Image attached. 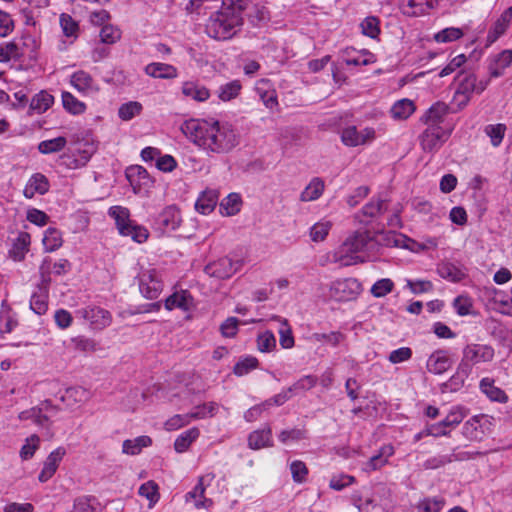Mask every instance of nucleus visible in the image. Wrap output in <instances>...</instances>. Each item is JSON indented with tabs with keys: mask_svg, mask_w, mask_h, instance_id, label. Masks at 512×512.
<instances>
[{
	"mask_svg": "<svg viewBox=\"0 0 512 512\" xmlns=\"http://www.w3.org/2000/svg\"><path fill=\"white\" fill-rule=\"evenodd\" d=\"M512 64V50L506 49L490 57L488 70L491 78L504 75L505 70Z\"/></svg>",
	"mask_w": 512,
	"mask_h": 512,
	"instance_id": "15",
	"label": "nucleus"
},
{
	"mask_svg": "<svg viewBox=\"0 0 512 512\" xmlns=\"http://www.w3.org/2000/svg\"><path fill=\"white\" fill-rule=\"evenodd\" d=\"M164 306L169 311L175 308L189 311L193 306V298L187 290L176 291L166 298Z\"/></svg>",
	"mask_w": 512,
	"mask_h": 512,
	"instance_id": "24",
	"label": "nucleus"
},
{
	"mask_svg": "<svg viewBox=\"0 0 512 512\" xmlns=\"http://www.w3.org/2000/svg\"><path fill=\"white\" fill-rule=\"evenodd\" d=\"M449 107L443 102H437L432 105L423 116V121L427 126L429 125H440L443 122L444 117L447 115Z\"/></svg>",
	"mask_w": 512,
	"mask_h": 512,
	"instance_id": "30",
	"label": "nucleus"
},
{
	"mask_svg": "<svg viewBox=\"0 0 512 512\" xmlns=\"http://www.w3.org/2000/svg\"><path fill=\"white\" fill-rule=\"evenodd\" d=\"M239 263L233 262L228 257H222L205 266V273L210 277L226 279L231 277L238 269Z\"/></svg>",
	"mask_w": 512,
	"mask_h": 512,
	"instance_id": "13",
	"label": "nucleus"
},
{
	"mask_svg": "<svg viewBox=\"0 0 512 512\" xmlns=\"http://www.w3.org/2000/svg\"><path fill=\"white\" fill-rule=\"evenodd\" d=\"M450 132L440 125H429L420 136V145L426 152L439 150L448 140Z\"/></svg>",
	"mask_w": 512,
	"mask_h": 512,
	"instance_id": "9",
	"label": "nucleus"
},
{
	"mask_svg": "<svg viewBox=\"0 0 512 512\" xmlns=\"http://www.w3.org/2000/svg\"><path fill=\"white\" fill-rule=\"evenodd\" d=\"M255 90L267 108L272 109L278 105L276 91L270 88L269 80L258 81Z\"/></svg>",
	"mask_w": 512,
	"mask_h": 512,
	"instance_id": "29",
	"label": "nucleus"
},
{
	"mask_svg": "<svg viewBox=\"0 0 512 512\" xmlns=\"http://www.w3.org/2000/svg\"><path fill=\"white\" fill-rule=\"evenodd\" d=\"M219 405L216 402H207L197 405L191 412H189L191 420H202L211 418L218 412Z\"/></svg>",
	"mask_w": 512,
	"mask_h": 512,
	"instance_id": "40",
	"label": "nucleus"
},
{
	"mask_svg": "<svg viewBox=\"0 0 512 512\" xmlns=\"http://www.w3.org/2000/svg\"><path fill=\"white\" fill-rule=\"evenodd\" d=\"M361 283L355 278L339 279L330 287L331 296L337 301H351L361 292Z\"/></svg>",
	"mask_w": 512,
	"mask_h": 512,
	"instance_id": "10",
	"label": "nucleus"
},
{
	"mask_svg": "<svg viewBox=\"0 0 512 512\" xmlns=\"http://www.w3.org/2000/svg\"><path fill=\"white\" fill-rule=\"evenodd\" d=\"M273 446L272 430L269 425H265L261 429L252 431L248 435V447L252 450H259Z\"/></svg>",
	"mask_w": 512,
	"mask_h": 512,
	"instance_id": "18",
	"label": "nucleus"
},
{
	"mask_svg": "<svg viewBox=\"0 0 512 512\" xmlns=\"http://www.w3.org/2000/svg\"><path fill=\"white\" fill-rule=\"evenodd\" d=\"M437 273L441 278L451 282H459L465 277V273L450 262L440 263L437 267Z\"/></svg>",
	"mask_w": 512,
	"mask_h": 512,
	"instance_id": "39",
	"label": "nucleus"
},
{
	"mask_svg": "<svg viewBox=\"0 0 512 512\" xmlns=\"http://www.w3.org/2000/svg\"><path fill=\"white\" fill-rule=\"evenodd\" d=\"M375 245L376 242L368 231H356L335 250L334 261L343 266L365 262L369 259V252Z\"/></svg>",
	"mask_w": 512,
	"mask_h": 512,
	"instance_id": "3",
	"label": "nucleus"
},
{
	"mask_svg": "<svg viewBox=\"0 0 512 512\" xmlns=\"http://www.w3.org/2000/svg\"><path fill=\"white\" fill-rule=\"evenodd\" d=\"M394 289V282L390 278L377 280L371 287L370 293L376 298L385 297Z\"/></svg>",
	"mask_w": 512,
	"mask_h": 512,
	"instance_id": "56",
	"label": "nucleus"
},
{
	"mask_svg": "<svg viewBox=\"0 0 512 512\" xmlns=\"http://www.w3.org/2000/svg\"><path fill=\"white\" fill-rule=\"evenodd\" d=\"M140 293L149 300L158 298L163 290L159 273L154 268L143 269L138 276Z\"/></svg>",
	"mask_w": 512,
	"mask_h": 512,
	"instance_id": "7",
	"label": "nucleus"
},
{
	"mask_svg": "<svg viewBox=\"0 0 512 512\" xmlns=\"http://www.w3.org/2000/svg\"><path fill=\"white\" fill-rule=\"evenodd\" d=\"M290 472L293 481L301 484L307 480L309 470L303 461L294 460L290 463Z\"/></svg>",
	"mask_w": 512,
	"mask_h": 512,
	"instance_id": "58",
	"label": "nucleus"
},
{
	"mask_svg": "<svg viewBox=\"0 0 512 512\" xmlns=\"http://www.w3.org/2000/svg\"><path fill=\"white\" fill-rule=\"evenodd\" d=\"M345 336L339 331H331L329 333H313L310 340L313 342H325L332 347H337Z\"/></svg>",
	"mask_w": 512,
	"mask_h": 512,
	"instance_id": "48",
	"label": "nucleus"
},
{
	"mask_svg": "<svg viewBox=\"0 0 512 512\" xmlns=\"http://www.w3.org/2000/svg\"><path fill=\"white\" fill-rule=\"evenodd\" d=\"M108 215L114 219L116 227L122 236H129L137 243H144L149 237L146 227L130 219V211L122 206H112Z\"/></svg>",
	"mask_w": 512,
	"mask_h": 512,
	"instance_id": "4",
	"label": "nucleus"
},
{
	"mask_svg": "<svg viewBox=\"0 0 512 512\" xmlns=\"http://www.w3.org/2000/svg\"><path fill=\"white\" fill-rule=\"evenodd\" d=\"M71 268L68 260L60 259L51 266L50 259H44L40 266V273L44 282L49 281V274L53 272L56 275H62L67 273Z\"/></svg>",
	"mask_w": 512,
	"mask_h": 512,
	"instance_id": "28",
	"label": "nucleus"
},
{
	"mask_svg": "<svg viewBox=\"0 0 512 512\" xmlns=\"http://www.w3.org/2000/svg\"><path fill=\"white\" fill-rule=\"evenodd\" d=\"M76 316L89 322L93 329L102 330L112 322L111 313L99 306L90 305L76 310Z\"/></svg>",
	"mask_w": 512,
	"mask_h": 512,
	"instance_id": "8",
	"label": "nucleus"
},
{
	"mask_svg": "<svg viewBox=\"0 0 512 512\" xmlns=\"http://www.w3.org/2000/svg\"><path fill=\"white\" fill-rule=\"evenodd\" d=\"M205 487L202 482V478H200L199 482L195 485L193 490L186 494V501L193 502L196 508H208L211 506L212 501L210 499L204 498Z\"/></svg>",
	"mask_w": 512,
	"mask_h": 512,
	"instance_id": "36",
	"label": "nucleus"
},
{
	"mask_svg": "<svg viewBox=\"0 0 512 512\" xmlns=\"http://www.w3.org/2000/svg\"><path fill=\"white\" fill-rule=\"evenodd\" d=\"M343 61L349 66H366L374 63L376 58L374 54L368 50L358 51L354 48H346L343 51Z\"/></svg>",
	"mask_w": 512,
	"mask_h": 512,
	"instance_id": "19",
	"label": "nucleus"
},
{
	"mask_svg": "<svg viewBox=\"0 0 512 512\" xmlns=\"http://www.w3.org/2000/svg\"><path fill=\"white\" fill-rule=\"evenodd\" d=\"M182 94L197 102H204L210 97L209 90L198 81H185L181 88Z\"/></svg>",
	"mask_w": 512,
	"mask_h": 512,
	"instance_id": "25",
	"label": "nucleus"
},
{
	"mask_svg": "<svg viewBox=\"0 0 512 512\" xmlns=\"http://www.w3.org/2000/svg\"><path fill=\"white\" fill-rule=\"evenodd\" d=\"M387 209V204L384 200L377 199V200H371L369 203H367L363 209L362 213L364 216H367L369 218H375L379 215H381L384 211Z\"/></svg>",
	"mask_w": 512,
	"mask_h": 512,
	"instance_id": "62",
	"label": "nucleus"
},
{
	"mask_svg": "<svg viewBox=\"0 0 512 512\" xmlns=\"http://www.w3.org/2000/svg\"><path fill=\"white\" fill-rule=\"evenodd\" d=\"M317 383V378L313 375H306L301 377L295 383H293L290 387H288L290 393L292 395L298 394L302 391H307L312 389Z\"/></svg>",
	"mask_w": 512,
	"mask_h": 512,
	"instance_id": "59",
	"label": "nucleus"
},
{
	"mask_svg": "<svg viewBox=\"0 0 512 512\" xmlns=\"http://www.w3.org/2000/svg\"><path fill=\"white\" fill-rule=\"evenodd\" d=\"M467 415V410L462 406H454L448 415L442 420L445 428H454L459 425Z\"/></svg>",
	"mask_w": 512,
	"mask_h": 512,
	"instance_id": "51",
	"label": "nucleus"
},
{
	"mask_svg": "<svg viewBox=\"0 0 512 512\" xmlns=\"http://www.w3.org/2000/svg\"><path fill=\"white\" fill-rule=\"evenodd\" d=\"M60 26L63 34L69 38H77L79 25L69 14L62 13L59 17Z\"/></svg>",
	"mask_w": 512,
	"mask_h": 512,
	"instance_id": "53",
	"label": "nucleus"
},
{
	"mask_svg": "<svg viewBox=\"0 0 512 512\" xmlns=\"http://www.w3.org/2000/svg\"><path fill=\"white\" fill-rule=\"evenodd\" d=\"M31 310L38 314L43 315L48 309V290L43 287H37L30 298Z\"/></svg>",
	"mask_w": 512,
	"mask_h": 512,
	"instance_id": "32",
	"label": "nucleus"
},
{
	"mask_svg": "<svg viewBox=\"0 0 512 512\" xmlns=\"http://www.w3.org/2000/svg\"><path fill=\"white\" fill-rule=\"evenodd\" d=\"M152 440L149 436L142 435L134 439H127L123 442L122 451L128 455H137L144 447L150 446Z\"/></svg>",
	"mask_w": 512,
	"mask_h": 512,
	"instance_id": "38",
	"label": "nucleus"
},
{
	"mask_svg": "<svg viewBox=\"0 0 512 512\" xmlns=\"http://www.w3.org/2000/svg\"><path fill=\"white\" fill-rule=\"evenodd\" d=\"M49 190V181L47 177L41 173L33 174L23 191L26 198L31 199L36 193L43 195Z\"/></svg>",
	"mask_w": 512,
	"mask_h": 512,
	"instance_id": "22",
	"label": "nucleus"
},
{
	"mask_svg": "<svg viewBox=\"0 0 512 512\" xmlns=\"http://www.w3.org/2000/svg\"><path fill=\"white\" fill-rule=\"evenodd\" d=\"M241 88L242 86L240 82L238 80H233L219 87L218 97L222 101H230L239 95Z\"/></svg>",
	"mask_w": 512,
	"mask_h": 512,
	"instance_id": "52",
	"label": "nucleus"
},
{
	"mask_svg": "<svg viewBox=\"0 0 512 512\" xmlns=\"http://www.w3.org/2000/svg\"><path fill=\"white\" fill-rule=\"evenodd\" d=\"M452 365V361L444 350L433 352L426 363L427 370L433 374H443Z\"/></svg>",
	"mask_w": 512,
	"mask_h": 512,
	"instance_id": "20",
	"label": "nucleus"
},
{
	"mask_svg": "<svg viewBox=\"0 0 512 512\" xmlns=\"http://www.w3.org/2000/svg\"><path fill=\"white\" fill-rule=\"evenodd\" d=\"M241 196L237 193H230L220 203V210L223 215L233 216L241 209Z\"/></svg>",
	"mask_w": 512,
	"mask_h": 512,
	"instance_id": "42",
	"label": "nucleus"
},
{
	"mask_svg": "<svg viewBox=\"0 0 512 512\" xmlns=\"http://www.w3.org/2000/svg\"><path fill=\"white\" fill-rule=\"evenodd\" d=\"M257 365L258 360L255 357L247 356L235 364L233 372L237 376H244L255 369Z\"/></svg>",
	"mask_w": 512,
	"mask_h": 512,
	"instance_id": "63",
	"label": "nucleus"
},
{
	"mask_svg": "<svg viewBox=\"0 0 512 512\" xmlns=\"http://www.w3.org/2000/svg\"><path fill=\"white\" fill-rule=\"evenodd\" d=\"M416 110L412 100L403 98L396 101L390 108V115L394 120L402 121L408 119Z\"/></svg>",
	"mask_w": 512,
	"mask_h": 512,
	"instance_id": "27",
	"label": "nucleus"
},
{
	"mask_svg": "<svg viewBox=\"0 0 512 512\" xmlns=\"http://www.w3.org/2000/svg\"><path fill=\"white\" fill-rule=\"evenodd\" d=\"M325 188L324 181L319 178H313L310 183L301 192L300 200L303 202L315 201L321 197Z\"/></svg>",
	"mask_w": 512,
	"mask_h": 512,
	"instance_id": "33",
	"label": "nucleus"
},
{
	"mask_svg": "<svg viewBox=\"0 0 512 512\" xmlns=\"http://www.w3.org/2000/svg\"><path fill=\"white\" fill-rule=\"evenodd\" d=\"M142 111V104L137 101H129L122 104L118 110V116L123 121H130Z\"/></svg>",
	"mask_w": 512,
	"mask_h": 512,
	"instance_id": "54",
	"label": "nucleus"
},
{
	"mask_svg": "<svg viewBox=\"0 0 512 512\" xmlns=\"http://www.w3.org/2000/svg\"><path fill=\"white\" fill-rule=\"evenodd\" d=\"M200 431L197 427H192L182 432L174 442V449L178 453L186 452L191 444L198 439Z\"/></svg>",
	"mask_w": 512,
	"mask_h": 512,
	"instance_id": "35",
	"label": "nucleus"
},
{
	"mask_svg": "<svg viewBox=\"0 0 512 512\" xmlns=\"http://www.w3.org/2000/svg\"><path fill=\"white\" fill-rule=\"evenodd\" d=\"M62 236L56 228H48L43 237V245L46 251L52 252L62 245Z\"/></svg>",
	"mask_w": 512,
	"mask_h": 512,
	"instance_id": "49",
	"label": "nucleus"
},
{
	"mask_svg": "<svg viewBox=\"0 0 512 512\" xmlns=\"http://www.w3.org/2000/svg\"><path fill=\"white\" fill-rule=\"evenodd\" d=\"M444 500L440 497L425 498L417 505L418 512H439L444 507Z\"/></svg>",
	"mask_w": 512,
	"mask_h": 512,
	"instance_id": "61",
	"label": "nucleus"
},
{
	"mask_svg": "<svg viewBox=\"0 0 512 512\" xmlns=\"http://www.w3.org/2000/svg\"><path fill=\"white\" fill-rule=\"evenodd\" d=\"M476 88V75L465 74L459 80L457 89L454 93L452 102L457 106L459 110L463 109L470 102L472 95Z\"/></svg>",
	"mask_w": 512,
	"mask_h": 512,
	"instance_id": "11",
	"label": "nucleus"
},
{
	"mask_svg": "<svg viewBox=\"0 0 512 512\" xmlns=\"http://www.w3.org/2000/svg\"><path fill=\"white\" fill-rule=\"evenodd\" d=\"M271 320L278 321L280 323V327L278 329L279 333V342L282 348L290 349L294 346V337L292 334V329L288 324V321L279 316H273Z\"/></svg>",
	"mask_w": 512,
	"mask_h": 512,
	"instance_id": "37",
	"label": "nucleus"
},
{
	"mask_svg": "<svg viewBox=\"0 0 512 512\" xmlns=\"http://www.w3.org/2000/svg\"><path fill=\"white\" fill-rule=\"evenodd\" d=\"M53 102L54 98L51 94L41 91L32 98L30 102V109L41 114L47 111L52 106Z\"/></svg>",
	"mask_w": 512,
	"mask_h": 512,
	"instance_id": "45",
	"label": "nucleus"
},
{
	"mask_svg": "<svg viewBox=\"0 0 512 512\" xmlns=\"http://www.w3.org/2000/svg\"><path fill=\"white\" fill-rule=\"evenodd\" d=\"M58 411V407L50 400H45L38 406L20 412L18 418L21 421L31 420L39 428L49 430L52 426V418Z\"/></svg>",
	"mask_w": 512,
	"mask_h": 512,
	"instance_id": "5",
	"label": "nucleus"
},
{
	"mask_svg": "<svg viewBox=\"0 0 512 512\" xmlns=\"http://www.w3.org/2000/svg\"><path fill=\"white\" fill-rule=\"evenodd\" d=\"M244 14L254 26L269 19V12L264 6L252 4L250 1L249 7L244 11Z\"/></svg>",
	"mask_w": 512,
	"mask_h": 512,
	"instance_id": "44",
	"label": "nucleus"
},
{
	"mask_svg": "<svg viewBox=\"0 0 512 512\" xmlns=\"http://www.w3.org/2000/svg\"><path fill=\"white\" fill-rule=\"evenodd\" d=\"M462 359L460 364H464L467 368L481 363L491 362L494 358V348L487 344L472 343L463 348Z\"/></svg>",
	"mask_w": 512,
	"mask_h": 512,
	"instance_id": "6",
	"label": "nucleus"
},
{
	"mask_svg": "<svg viewBox=\"0 0 512 512\" xmlns=\"http://www.w3.org/2000/svg\"><path fill=\"white\" fill-rule=\"evenodd\" d=\"M394 454V447L392 445H384L382 446L378 453L372 456L363 467V470L366 472L375 471L383 467L388 459Z\"/></svg>",
	"mask_w": 512,
	"mask_h": 512,
	"instance_id": "26",
	"label": "nucleus"
},
{
	"mask_svg": "<svg viewBox=\"0 0 512 512\" xmlns=\"http://www.w3.org/2000/svg\"><path fill=\"white\" fill-rule=\"evenodd\" d=\"M333 227V222L322 218L309 229L310 240L314 243L323 242Z\"/></svg>",
	"mask_w": 512,
	"mask_h": 512,
	"instance_id": "34",
	"label": "nucleus"
},
{
	"mask_svg": "<svg viewBox=\"0 0 512 512\" xmlns=\"http://www.w3.org/2000/svg\"><path fill=\"white\" fill-rule=\"evenodd\" d=\"M65 454L66 450L63 447H58L47 456L38 476L40 482L44 483L52 478Z\"/></svg>",
	"mask_w": 512,
	"mask_h": 512,
	"instance_id": "16",
	"label": "nucleus"
},
{
	"mask_svg": "<svg viewBox=\"0 0 512 512\" xmlns=\"http://www.w3.org/2000/svg\"><path fill=\"white\" fill-rule=\"evenodd\" d=\"M464 35L462 29L457 27H447L434 35L438 43H449L460 39Z\"/></svg>",
	"mask_w": 512,
	"mask_h": 512,
	"instance_id": "57",
	"label": "nucleus"
},
{
	"mask_svg": "<svg viewBox=\"0 0 512 512\" xmlns=\"http://www.w3.org/2000/svg\"><path fill=\"white\" fill-rule=\"evenodd\" d=\"M512 20V6L507 8L500 17L495 21L487 34V42L494 43L508 29Z\"/></svg>",
	"mask_w": 512,
	"mask_h": 512,
	"instance_id": "23",
	"label": "nucleus"
},
{
	"mask_svg": "<svg viewBox=\"0 0 512 512\" xmlns=\"http://www.w3.org/2000/svg\"><path fill=\"white\" fill-rule=\"evenodd\" d=\"M278 438L283 444L294 443L306 439L307 431L302 428L285 429L279 433Z\"/></svg>",
	"mask_w": 512,
	"mask_h": 512,
	"instance_id": "55",
	"label": "nucleus"
},
{
	"mask_svg": "<svg viewBox=\"0 0 512 512\" xmlns=\"http://www.w3.org/2000/svg\"><path fill=\"white\" fill-rule=\"evenodd\" d=\"M216 204H217V195L213 191H208V192L202 193L198 197V199L195 203V208L199 213L206 215V214L211 213L214 210Z\"/></svg>",
	"mask_w": 512,
	"mask_h": 512,
	"instance_id": "41",
	"label": "nucleus"
},
{
	"mask_svg": "<svg viewBox=\"0 0 512 512\" xmlns=\"http://www.w3.org/2000/svg\"><path fill=\"white\" fill-rule=\"evenodd\" d=\"M257 347L261 352H271L276 348V338L271 331H265L257 337Z\"/></svg>",
	"mask_w": 512,
	"mask_h": 512,
	"instance_id": "64",
	"label": "nucleus"
},
{
	"mask_svg": "<svg viewBox=\"0 0 512 512\" xmlns=\"http://www.w3.org/2000/svg\"><path fill=\"white\" fill-rule=\"evenodd\" d=\"M507 127L503 123L488 124L484 127V133L490 139L493 147H499L504 139Z\"/></svg>",
	"mask_w": 512,
	"mask_h": 512,
	"instance_id": "43",
	"label": "nucleus"
},
{
	"mask_svg": "<svg viewBox=\"0 0 512 512\" xmlns=\"http://www.w3.org/2000/svg\"><path fill=\"white\" fill-rule=\"evenodd\" d=\"M249 0H223L221 8L207 20L205 29L216 40L231 39L243 25L244 11Z\"/></svg>",
	"mask_w": 512,
	"mask_h": 512,
	"instance_id": "2",
	"label": "nucleus"
},
{
	"mask_svg": "<svg viewBox=\"0 0 512 512\" xmlns=\"http://www.w3.org/2000/svg\"><path fill=\"white\" fill-rule=\"evenodd\" d=\"M439 0H400L404 15L418 17L428 14L437 7Z\"/></svg>",
	"mask_w": 512,
	"mask_h": 512,
	"instance_id": "14",
	"label": "nucleus"
},
{
	"mask_svg": "<svg viewBox=\"0 0 512 512\" xmlns=\"http://www.w3.org/2000/svg\"><path fill=\"white\" fill-rule=\"evenodd\" d=\"M480 390L492 401L505 403L508 400L506 393L494 385V380L483 378L480 381Z\"/></svg>",
	"mask_w": 512,
	"mask_h": 512,
	"instance_id": "31",
	"label": "nucleus"
},
{
	"mask_svg": "<svg viewBox=\"0 0 512 512\" xmlns=\"http://www.w3.org/2000/svg\"><path fill=\"white\" fill-rule=\"evenodd\" d=\"M67 144V140L63 136H59L53 139L41 141L38 144V151L41 154H52L62 151Z\"/></svg>",
	"mask_w": 512,
	"mask_h": 512,
	"instance_id": "46",
	"label": "nucleus"
},
{
	"mask_svg": "<svg viewBox=\"0 0 512 512\" xmlns=\"http://www.w3.org/2000/svg\"><path fill=\"white\" fill-rule=\"evenodd\" d=\"M157 223L161 228L166 231H173L177 229L181 223V216L179 209L174 206L166 207L158 216Z\"/></svg>",
	"mask_w": 512,
	"mask_h": 512,
	"instance_id": "21",
	"label": "nucleus"
},
{
	"mask_svg": "<svg viewBox=\"0 0 512 512\" xmlns=\"http://www.w3.org/2000/svg\"><path fill=\"white\" fill-rule=\"evenodd\" d=\"M192 422L190 414H176L170 417L165 423L164 428L167 431H175Z\"/></svg>",
	"mask_w": 512,
	"mask_h": 512,
	"instance_id": "60",
	"label": "nucleus"
},
{
	"mask_svg": "<svg viewBox=\"0 0 512 512\" xmlns=\"http://www.w3.org/2000/svg\"><path fill=\"white\" fill-rule=\"evenodd\" d=\"M70 84L83 96H92L99 92L100 87L96 80L86 71L78 70L70 76Z\"/></svg>",
	"mask_w": 512,
	"mask_h": 512,
	"instance_id": "12",
	"label": "nucleus"
},
{
	"mask_svg": "<svg viewBox=\"0 0 512 512\" xmlns=\"http://www.w3.org/2000/svg\"><path fill=\"white\" fill-rule=\"evenodd\" d=\"M181 131L207 154H227L239 144V134L233 125L215 119L186 120Z\"/></svg>",
	"mask_w": 512,
	"mask_h": 512,
	"instance_id": "1",
	"label": "nucleus"
},
{
	"mask_svg": "<svg viewBox=\"0 0 512 512\" xmlns=\"http://www.w3.org/2000/svg\"><path fill=\"white\" fill-rule=\"evenodd\" d=\"M146 75L155 79L171 80L178 77V70L175 66L162 62H152L144 67Z\"/></svg>",
	"mask_w": 512,
	"mask_h": 512,
	"instance_id": "17",
	"label": "nucleus"
},
{
	"mask_svg": "<svg viewBox=\"0 0 512 512\" xmlns=\"http://www.w3.org/2000/svg\"><path fill=\"white\" fill-rule=\"evenodd\" d=\"M471 374V368H467L464 364H459L455 374L445 384L451 390H458L464 385L465 380Z\"/></svg>",
	"mask_w": 512,
	"mask_h": 512,
	"instance_id": "50",
	"label": "nucleus"
},
{
	"mask_svg": "<svg viewBox=\"0 0 512 512\" xmlns=\"http://www.w3.org/2000/svg\"><path fill=\"white\" fill-rule=\"evenodd\" d=\"M62 103L65 110L74 115L83 114L86 110V105L84 102L78 100L72 93L70 92H62Z\"/></svg>",
	"mask_w": 512,
	"mask_h": 512,
	"instance_id": "47",
	"label": "nucleus"
}]
</instances>
